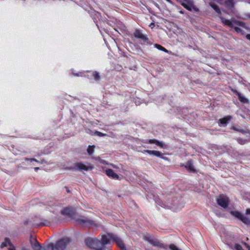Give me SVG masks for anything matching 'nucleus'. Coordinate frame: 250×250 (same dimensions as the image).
I'll return each mask as SVG.
<instances>
[{"mask_svg": "<svg viewBox=\"0 0 250 250\" xmlns=\"http://www.w3.org/2000/svg\"><path fill=\"white\" fill-rule=\"evenodd\" d=\"M21 250H30L29 249L26 248H22Z\"/></svg>", "mask_w": 250, "mask_h": 250, "instance_id": "nucleus-41", "label": "nucleus"}, {"mask_svg": "<svg viewBox=\"0 0 250 250\" xmlns=\"http://www.w3.org/2000/svg\"><path fill=\"white\" fill-rule=\"evenodd\" d=\"M159 246L161 248H163L166 249L165 247L163 244H160Z\"/></svg>", "mask_w": 250, "mask_h": 250, "instance_id": "nucleus-40", "label": "nucleus"}, {"mask_svg": "<svg viewBox=\"0 0 250 250\" xmlns=\"http://www.w3.org/2000/svg\"><path fill=\"white\" fill-rule=\"evenodd\" d=\"M246 214L247 215L250 214V209H247L246 211Z\"/></svg>", "mask_w": 250, "mask_h": 250, "instance_id": "nucleus-37", "label": "nucleus"}, {"mask_svg": "<svg viewBox=\"0 0 250 250\" xmlns=\"http://www.w3.org/2000/svg\"><path fill=\"white\" fill-rule=\"evenodd\" d=\"M71 73L74 76L76 77H89V74H87V72H76L74 69H71Z\"/></svg>", "mask_w": 250, "mask_h": 250, "instance_id": "nucleus-10", "label": "nucleus"}, {"mask_svg": "<svg viewBox=\"0 0 250 250\" xmlns=\"http://www.w3.org/2000/svg\"><path fill=\"white\" fill-rule=\"evenodd\" d=\"M155 47L156 48H157V49H158L159 50L163 51L167 53L168 52L167 50L165 48H164V47L162 46L161 45H160L159 44H156L155 45Z\"/></svg>", "mask_w": 250, "mask_h": 250, "instance_id": "nucleus-25", "label": "nucleus"}, {"mask_svg": "<svg viewBox=\"0 0 250 250\" xmlns=\"http://www.w3.org/2000/svg\"><path fill=\"white\" fill-rule=\"evenodd\" d=\"M246 37L248 40L250 41V34L247 35Z\"/></svg>", "mask_w": 250, "mask_h": 250, "instance_id": "nucleus-39", "label": "nucleus"}, {"mask_svg": "<svg viewBox=\"0 0 250 250\" xmlns=\"http://www.w3.org/2000/svg\"><path fill=\"white\" fill-rule=\"evenodd\" d=\"M231 214L234 216L240 219L245 224L247 225L250 224V219L242 214L240 212L237 211H231Z\"/></svg>", "mask_w": 250, "mask_h": 250, "instance_id": "nucleus-4", "label": "nucleus"}, {"mask_svg": "<svg viewBox=\"0 0 250 250\" xmlns=\"http://www.w3.org/2000/svg\"><path fill=\"white\" fill-rule=\"evenodd\" d=\"M231 119V117L229 116H226L222 119H220V123L222 125H226L228 122Z\"/></svg>", "mask_w": 250, "mask_h": 250, "instance_id": "nucleus-18", "label": "nucleus"}, {"mask_svg": "<svg viewBox=\"0 0 250 250\" xmlns=\"http://www.w3.org/2000/svg\"><path fill=\"white\" fill-rule=\"evenodd\" d=\"M39 169V167H35V168H34V169H35L36 171H37V170H38Z\"/></svg>", "mask_w": 250, "mask_h": 250, "instance_id": "nucleus-43", "label": "nucleus"}, {"mask_svg": "<svg viewBox=\"0 0 250 250\" xmlns=\"http://www.w3.org/2000/svg\"><path fill=\"white\" fill-rule=\"evenodd\" d=\"M218 1L221 4L226 3L230 6L233 4L234 0H218Z\"/></svg>", "mask_w": 250, "mask_h": 250, "instance_id": "nucleus-19", "label": "nucleus"}, {"mask_svg": "<svg viewBox=\"0 0 250 250\" xmlns=\"http://www.w3.org/2000/svg\"><path fill=\"white\" fill-rule=\"evenodd\" d=\"M77 222L82 225H93L94 223L90 219L82 217L77 220Z\"/></svg>", "mask_w": 250, "mask_h": 250, "instance_id": "nucleus-7", "label": "nucleus"}, {"mask_svg": "<svg viewBox=\"0 0 250 250\" xmlns=\"http://www.w3.org/2000/svg\"><path fill=\"white\" fill-rule=\"evenodd\" d=\"M109 241V235H103L99 241L96 238H89L85 240L86 245L91 249L94 250H108L106 248L105 245H107Z\"/></svg>", "mask_w": 250, "mask_h": 250, "instance_id": "nucleus-1", "label": "nucleus"}, {"mask_svg": "<svg viewBox=\"0 0 250 250\" xmlns=\"http://www.w3.org/2000/svg\"><path fill=\"white\" fill-rule=\"evenodd\" d=\"M70 242V239L69 238H63L57 242L55 244V250H64Z\"/></svg>", "mask_w": 250, "mask_h": 250, "instance_id": "nucleus-3", "label": "nucleus"}, {"mask_svg": "<svg viewBox=\"0 0 250 250\" xmlns=\"http://www.w3.org/2000/svg\"><path fill=\"white\" fill-rule=\"evenodd\" d=\"M110 177L114 179H119L120 180L122 176L120 177L117 174L114 172L112 170L110 169Z\"/></svg>", "mask_w": 250, "mask_h": 250, "instance_id": "nucleus-20", "label": "nucleus"}, {"mask_svg": "<svg viewBox=\"0 0 250 250\" xmlns=\"http://www.w3.org/2000/svg\"><path fill=\"white\" fill-rule=\"evenodd\" d=\"M154 150H145V152L148 153L150 155H153Z\"/></svg>", "mask_w": 250, "mask_h": 250, "instance_id": "nucleus-33", "label": "nucleus"}, {"mask_svg": "<svg viewBox=\"0 0 250 250\" xmlns=\"http://www.w3.org/2000/svg\"><path fill=\"white\" fill-rule=\"evenodd\" d=\"M217 201L218 205L224 208H227L229 204L228 198L225 195L219 196L217 199Z\"/></svg>", "mask_w": 250, "mask_h": 250, "instance_id": "nucleus-5", "label": "nucleus"}, {"mask_svg": "<svg viewBox=\"0 0 250 250\" xmlns=\"http://www.w3.org/2000/svg\"><path fill=\"white\" fill-rule=\"evenodd\" d=\"M134 36L138 38L143 39L144 36L139 31H136L134 33Z\"/></svg>", "mask_w": 250, "mask_h": 250, "instance_id": "nucleus-27", "label": "nucleus"}, {"mask_svg": "<svg viewBox=\"0 0 250 250\" xmlns=\"http://www.w3.org/2000/svg\"><path fill=\"white\" fill-rule=\"evenodd\" d=\"M181 4L185 8L189 11H192L196 9L192 1L190 0H184Z\"/></svg>", "mask_w": 250, "mask_h": 250, "instance_id": "nucleus-6", "label": "nucleus"}, {"mask_svg": "<svg viewBox=\"0 0 250 250\" xmlns=\"http://www.w3.org/2000/svg\"><path fill=\"white\" fill-rule=\"evenodd\" d=\"M74 213V210L71 208H65L62 210L61 213L62 215H71Z\"/></svg>", "mask_w": 250, "mask_h": 250, "instance_id": "nucleus-11", "label": "nucleus"}, {"mask_svg": "<svg viewBox=\"0 0 250 250\" xmlns=\"http://www.w3.org/2000/svg\"><path fill=\"white\" fill-rule=\"evenodd\" d=\"M239 100L241 102H244V103L247 102V100L245 97H243L241 96V95H239Z\"/></svg>", "mask_w": 250, "mask_h": 250, "instance_id": "nucleus-31", "label": "nucleus"}, {"mask_svg": "<svg viewBox=\"0 0 250 250\" xmlns=\"http://www.w3.org/2000/svg\"><path fill=\"white\" fill-rule=\"evenodd\" d=\"M106 174L109 177V169H107L105 170Z\"/></svg>", "mask_w": 250, "mask_h": 250, "instance_id": "nucleus-34", "label": "nucleus"}, {"mask_svg": "<svg viewBox=\"0 0 250 250\" xmlns=\"http://www.w3.org/2000/svg\"><path fill=\"white\" fill-rule=\"evenodd\" d=\"M222 22L225 25H228L230 28H233L237 33H241L242 29H247L245 24L240 21H237L234 19L231 20L226 19H221Z\"/></svg>", "mask_w": 250, "mask_h": 250, "instance_id": "nucleus-2", "label": "nucleus"}, {"mask_svg": "<svg viewBox=\"0 0 250 250\" xmlns=\"http://www.w3.org/2000/svg\"><path fill=\"white\" fill-rule=\"evenodd\" d=\"M102 34V36L103 37V38H104V42L106 44V45L107 46V44H108V42H107V40H106V35L105 34H106L107 36H108L109 35V33H108V30L107 29H105L104 28H103L102 30H100Z\"/></svg>", "mask_w": 250, "mask_h": 250, "instance_id": "nucleus-14", "label": "nucleus"}, {"mask_svg": "<svg viewBox=\"0 0 250 250\" xmlns=\"http://www.w3.org/2000/svg\"><path fill=\"white\" fill-rule=\"evenodd\" d=\"M153 155L162 159H165V157L163 156V155L160 151L154 150Z\"/></svg>", "mask_w": 250, "mask_h": 250, "instance_id": "nucleus-26", "label": "nucleus"}, {"mask_svg": "<svg viewBox=\"0 0 250 250\" xmlns=\"http://www.w3.org/2000/svg\"><path fill=\"white\" fill-rule=\"evenodd\" d=\"M9 250H15V248L13 246H10V247L8 248Z\"/></svg>", "mask_w": 250, "mask_h": 250, "instance_id": "nucleus-35", "label": "nucleus"}, {"mask_svg": "<svg viewBox=\"0 0 250 250\" xmlns=\"http://www.w3.org/2000/svg\"><path fill=\"white\" fill-rule=\"evenodd\" d=\"M88 73H90V74L93 76V79L96 81H99L100 80V74L97 71H93L92 72H87Z\"/></svg>", "mask_w": 250, "mask_h": 250, "instance_id": "nucleus-16", "label": "nucleus"}, {"mask_svg": "<svg viewBox=\"0 0 250 250\" xmlns=\"http://www.w3.org/2000/svg\"><path fill=\"white\" fill-rule=\"evenodd\" d=\"M234 249L236 250H244L242 249V247L240 245H239V244H235L234 245Z\"/></svg>", "mask_w": 250, "mask_h": 250, "instance_id": "nucleus-29", "label": "nucleus"}, {"mask_svg": "<svg viewBox=\"0 0 250 250\" xmlns=\"http://www.w3.org/2000/svg\"><path fill=\"white\" fill-rule=\"evenodd\" d=\"M76 167L79 170H88L89 169H92V167L86 166L84 164L81 163H77L76 165Z\"/></svg>", "mask_w": 250, "mask_h": 250, "instance_id": "nucleus-9", "label": "nucleus"}, {"mask_svg": "<svg viewBox=\"0 0 250 250\" xmlns=\"http://www.w3.org/2000/svg\"><path fill=\"white\" fill-rule=\"evenodd\" d=\"M55 249V245L54 246L52 243L44 244L42 246V250H54Z\"/></svg>", "mask_w": 250, "mask_h": 250, "instance_id": "nucleus-12", "label": "nucleus"}, {"mask_svg": "<svg viewBox=\"0 0 250 250\" xmlns=\"http://www.w3.org/2000/svg\"><path fill=\"white\" fill-rule=\"evenodd\" d=\"M232 129H233V130H238L236 128V127H234V126L232 127Z\"/></svg>", "mask_w": 250, "mask_h": 250, "instance_id": "nucleus-42", "label": "nucleus"}, {"mask_svg": "<svg viewBox=\"0 0 250 250\" xmlns=\"http://www.w3.org/2000/svg\"><path fill=\"white\" fill-rule=\"evenodd\" d=\"M169 248L171 250H181L179 249H178L175 245H174V244H170L169 245Z\"/></svg>", "mask_w": 250, "mask_h": 250, "instance_id": "nucleus-28", "label": "nucleus"}, {"mask_svg": "<svg viewBox=\"0 0 250 250\" xmlns=\"http://www.w3.org/2000/svg\"><path fill=\"white\" fill-rule=\"evenodd\" d=\"M149 27H150L152 29L154 27V26H155V24L154 23L152 22L150 24H149Z\"/></svg>", "mask_w": 250, "mask_h": 250, "instance_id": "nucleus-36", "label": "nucleus"}, {"mask_svg": "<svg viewBox=\"0 0 250 250\" xmlns=\"http://www.w3.org/2000/svg\"><path fill=\"white\" fill-rule=\"evenodd\" d=\"M95 134H96L100 137H102V136H104L105 135V134H104V133L99 132V131H96L95 132Z\"/></svg>", "mask_w": 250, "mask_h": 250, "instance_id": "nucleus-30", "label": "nucleus"}, {"mask_svg": "<svg viewBox=\"0 0 250 250\" xmlns=\"http://www.w3.org/2000/svg\"><path fill=\"white\" fill-rule=\"evenodd\" d=\"M31 244L34 250H42V246H41L37 241L31 242Z\"/></svg>", "mask_w": 250, "mask_h": 250, "instance_id": "nucleus-13", "label": "nucleus"}, {"mask_svg": "<svg viewBox=\"0 0 250 250\" xmlns=\"http://www.w3.org/2000/svg\"><path fill=\"white\" fill-rule=\"evenodd\" d=\"M25 160L26 161H30V162H37L38 163H40V164H42V163H43V162H44V161L43 160H42L40 162V161H39L35 159H33V158L29 159V158H26L25 159Z\"/></svg>", "mask_w": 250, "mask_h": 250, "instance_id": "nucleus-22", "label": "nucleus"}, {"mask_svg": "<svg viewBox=\"0 0 250 250\" xmlns=\"http://www.w3.org/2000/svg\"><path fill=\"white\" fill-rule=\"evenodd\" d=\"M95 146H89L87 151L89 155H91L94 151Z\"/></svg>", "mask_w": 250, "mask_h": 250, "instance_id": "nucleus-21", "label": "nucleus"}, {"mask_svg": "<svg viewBox=\"0 0 250 250\" xmlns=\"http://www.w3.org/2000/svg\"><path fill=\"white\" fill-rule=\"evenodd\" d=\"M167 0V1H170V0Z\"/></svg>", "mask_w": 250, "mask_h": 250, "instance_id": "nucleus-44", "label": "nucleus"}, {"mask_svg": "<svg viewBox=\"0 0 250 250\" xmlns=\"http://www.w3.org/2000/svg\"><path fill=\"white\" fill-rule=\"evenodd\" d=\"M185 167L187 169L190 170L191 172H195V169H194V167L191 161H188Z\"/></svg>", "mask_w": 250, "mask_h": 250, "instance_id": "nucleus-15", "label": "nucleus"}, {"mask_svg": "<svg viewBox=\"0 0 250 250\" xmlns=\"http://www.w3.org/2000/svg\"><path fill=\"white\" fill-rule=\"evenodd\" d=\"M210 6L218 13H220L221 11L218 8V6L213 3L210 4Z\"/></svg>", "mask_w": 250, "mask_h": 250, "instance_id": "nucleus-23", "label": "nucleus"}, {"mask_svg": "<svg viewBox=\"0 0 250 250\" xmlns=\"http://www.w3.org/2000/svg\"><path fill=\"white\" fill-rule=\"evenodd\" d=\"M148 142L150 144H155L156 145L160 146L161 147H163L164 146V145L162 142H159L155 139H150L149 140Z\"/></svg>", "mask_w": 250, "mask_h": 250, "instance_id": "nucleus-17", "label": "nucleus"}, {"mask_svg": "<svg viewBox=\"0 0 250 250\" xmlns=\"http://www.w3.org/2000/svg\"><path fill=\"white\" fill-rule=\"evenodd\" d=\"M10 244V240L8 238H5L4 242L2 243L1 244V247L4 248L6 246H7V245H9Z\"/></svg>", "mask_w": 250, "mask_h": 250, "instance_id": "nucleus-24", "label": "nucleus"}, {"mask_svg": "<svg viewBox=\"0 0 250 250\" xmlns=\"http://www.w3.org/2000/svg\"><path fill=\"white\" fill-rule=\"evenodd\" d=\"M32 224H33V225H34V226H45V225H46V224L45 223H33Z\"/></svg>", "mask_w": 250, "mask_h": 250, "instance_id": "nucleus-32", "label": "nucleus"}, {"mask_svg": "<svg viewBox=\"0 0 250 250\" xmlns=\"http://www.w3.org/2000/svg\"><path fill=\"white\" fill-rule=\"evenodd\" d=\"M113 240L115 242L117 245L120 247V248L124 250H125V246L121 239L118 237H113L111 235H110V242Z\"/></svg>", "mask_w": 250, "mask_h": 250, "instance_id": "nucleus-8", "label": "nucleus"}, {"mask_svg": "<svg viewBox=\"0 0 250 250\" xmlns=\"http://www.w3.org/2000/svg\"><path fill=\"white\" fill-rule=\"evenodd\" d=\"M244 245L245 246H246V247L249 250H250V246H249L246 243H244Z\"/></svg>", "mask_w": 250, "mask_h": 250, "instance_id": "nucleus-38", "label": "nucleus"}]
</instances>
